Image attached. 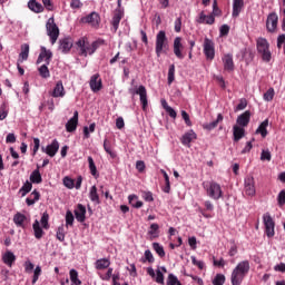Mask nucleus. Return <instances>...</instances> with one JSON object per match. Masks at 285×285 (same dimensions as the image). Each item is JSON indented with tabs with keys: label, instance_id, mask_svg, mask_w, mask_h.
I'll list each match as a JSON object with an SVG mask.
<instances>
[{
	"label": "nucleus",
	"instance_id": "1",
	"mask_svg": "<svg viewBox=\"0 0 285 285\" xmlns=\"http://www.w3.org/2000/svg\"><path fill=\"white\" fill-rule=\"evenodd\" d=\"M250 273V262L243 261L237 264V266L232 272V285H242V282H244V277Z\"/></svg>",
	"mask_w": 285,
	"mask_h": 285
},
{
	"label": "nucleus",
	"instance_id": "2",
	"mask_svg": "<svg viewBox=\"0 0 285 285\" xmlns=\"http://www.w3.org/2000/svg\"><path fill=\"white\" fill-rule=\"evenodd\" d=\"M269 46L271 45H268V40H266L265 38H258L256 40L257 52H258V55H261V57H262L263 61H265V63H269V61L272 59Z\"/></svg>",
	"mask_w": 285,
	"mask_h": 285
},
{
	"label": "nucleus",
	"instance_id": "3",
	"mask_svg": "<svg viewBox=\"0 0 285 285\" xmlns=\"http://www.w3.org/2000/svg\"><path fill=\"white\" fill-rule=\"evenodd\" d=\"M46 30H47V35L51 41V46H55L57 43V39H59V27L55 22L53 17L48 19V21L46 23Z\"/></svg>",
	"mask_w": 285,
	"mask_h": 285
},
{
	"label": "nucleus",
	"instance_id": "4",
	"mask_svg": "<svg viewBox=\"0 0 285 285\" xmlns=\"http://www.w3.org/2000/svg\"><path fill=\"white\" fill-rule=\"evenodd\" d=\"M168 48V37H166V31L160 30L156 36V55L161 57L164 50Z\"/></svg>",
	"mask_w": 285,
	"mask_h": 285
},
{
	"label": "nucleus",
	"instance_id": "5",
	"mask_svg": "<svg viewBox=\"0 0 285 285\" xmlns=\"http://www.w3.org/2000/svg\"><path fill=\"white\" fill-rule=\"evenodd\" d=\"M129 92L132 96L139 95L142 110H146L148 108V91L146 90V87L144 85H140L137 89H129Z\"/></svg>",
	"mask_w": 285,
	"mask_h": 285
},
{
	"label": "nucleus",
	"instance_id": "6",
	"mask_svg": "<svg viewBox=\"0 0 285 285\" xmlns=\"http://www.w3.org/2000/svg\"><path fill=\"white\" fill-rule=\"evenodd\" d=\"M263 222L265 226V235H267V237H275V220H273L271 214H264Z\"/></svg>",
	"mask_w": 285,
	"mask_h": 285
},
{
	"label": "nucleus",
	"instance_id": "7",
	"mask_svg": "<svg viewBox=\"0 0 285 285\" xmlns=\"http://www.w3.org/2000/svg\"><path fill=\"white\" fill-rule=\"evenodd\" d=\"M80 23H88L91 28H99V23H101V17L97 12H91L86 17L80 19Z\"/></svg>",
	"mask_w": 285,
	"mask_h": 285
},
{
	"label": "nucleus",
	"instance_id": "8",
	"mask_svg": "<svg viewBox=\"0 0 285 285\" xmlns=\"http://www.w3.org/2000/svg\"><path fill=\"white\" fill-rule=\"evenodd\" d=\"M203 48L207 61H213L215 59V42L212 39L205 38Z\"/></svg>",
	"mask_w": 285,
	"mask_h": 285
},
{
	"label": "nucleus",
	"instance_id": "9",
	"mask_svg": "<svg viewBox=\"0 0 285 285\" xmlns=\"http://www.w3.org/2000/svg\"><path fill=\"white\" fill-rule=\"evenodd\" d=\"M215 2H213V12L212 14H206V12L202 11L196 21L197 23H205L207 26H213L215 23Z\"/></svg>",
	"mask_w": 285,
	"mask_h": 285
},
{
	"label": "nucleus",
	"instance_id": "10",
	"mask_svg": "<svg viewBox=\"0 0 285 285\" xmlns=\"http://www.w3.org/2000/svg\"><path fill=\"white\" fill-rule=\"evenodd\" d=\"M76 49L78 50V55L80 57H88L89 41L88 38L83 37L76 41Z\"/></svg>",
	"mask_w": 285,
	"mask_h": 285
},
{
	"label": "nucleus",
	"instance_id": "11",
	"mask_svg": "<svg viewBox=\"0 0 285 285\" xmlns=\"http://www.w3.org/2000/svg\"><path fill=\"white\" fill-rule=\"evenodd\" d=\"M278 21H279V17H277V13H269L266 20V29L269 32H277Z\"/></svg>",
	"mask_w": 285,
	"mask_h": 285
},
{
	"label": "nucleus",
	"instance_id": "12",
	"mask_svg": "<svg viewBox=\"0 0 285 285\" xmlns=\"http://www.w3.org/2000/svg\"><path fill=\"white\" fill-rule=\"evenodd\" d=\"M121 19H124V11H121V7H118V9L115 10L114 17L111 20V30L114 32H117L119 30V23H121Z\"/></svg>",
	"mask_w": 285,
	"mask_h": 285
},
{
	"label": "nucleus",
	"instance_id": "13",
	"mask_svg": "<svg viewBox=\"0 0 285 285\" xmlns=\"http://www.w3.org/2000/svg\"><path fill=\"white\" fill-rule=\"evenodd\" d=\"M43 59L47 66H50V61H52V51L46 49V47L40 48V53L37 59V63H42Z\"/></svg>",
	"mask_w": 285,
	"mask_h": 285
},
{
	"label": "nucleus",
	"instance_id": "14",
	"mask_svg": "<svg viewBox=\"0 0 285 285\" xmlns=\"http://www.w3.org/2000/svg\"><path fill=\"white\" fill-rule=\"evenodd\" d=\"M89 86L92 92H99V90L104 88V83L101 82L99 73H95L94 76H91Z\"/></svg>",
	"mask_w": 285,
	"mask_h": 285
},
{
	"label": "nucleus",
	"instance_id": "15",
	"mask_svg": "<svg viewBox=\"0 0 285 285\" xmlns=\"http://www.w3.org/2000/svg\"><path fill=\"white\" fill-rule=\"evenodd\" d=\"M255 178L248 176L245 178V194L248 195V197H255Z\"/></svg>",
	"mask_w": 285,
	"mask_h": 285
},
{
	"label": "nucleus",
	"instance_id": "16",
	"mask_svg": "<svg viewBox=\"0 0 285 285\" xmlns=\"http://www.w3.org/2000/svg\"><path fill=\"white\" fill-rule=\"evenodd\" d=\"M79 126V111H75L72 118H70L66 124L67 132H75Z\"/></svg>",
	"mask_w": 285,
	"mask_h": 285
},
{
	"label": "nucleus",
	"instance_id": "17",
	"mask_svg": "<svg viewBox=\"0 0 285 285\" xmlns=\"http://www.w3.org/2000/svg\"><path fill=\"white\" fill-rule=\"evenodd\" d=\"M72 38L68 37V38H62L59 40V50H61V52H63V55H68V52H70V50H72Z\"/></svg>",
	"mask_w": 285,
	"mask_h": 285
},
{
	"label": "nucleus",
	"instance_id": "18",
	"mask_svg": "<svg viewBox=\"0 0 285 285\" xmlns=\"http://www.w3.org/2000/svg\"><path fill=\"white\" fill-rule=\"evenodd\" d=\"M41 150L42 153H46L49 157H55V155L59 153V141L55 139L47 147H42Z\"/></svg>",
	"mask_w": 285,
	"mask_h": 285
},
{
	"label": "nucleus",
	"instance_id": "19",
	"mask_svg": "<svg viewBox=\"0 0 285 285\" xmlns=\"http://www.w3.org/2000/svg\"><path fill=\"white\" fill-rule=\"evenodd\" d=\"M181 50H184V45L181 43V37H176L174 39V55L177 57V59H184V53H181Z\"/></svg>",
	"mask_w": 285,
	"mask_h": 285
},
{
	"label": "nucleus",
	"instance_id": "20",
	"mask_svg": "<svg viewBox=\"0 0 285 285\" xmlns=\"http://www.w3.org/2000/svg\"><path fill=\"white\" fill-rule=\"evenodd\" d=\"M223 63L225 70H227L228 72H233V70H235V61L233 60V53L224 55Z\"/></svg>",
	"mask_w": 285,
	"mask_h": 285
},
{
	"label": "nucleus",
	"instance_id": "21",
	"mask_svg": "<svg viewBox=\"0 0 285 285\" xmlns=\"http://www.w3.org/2000/svg\"><path fill=\"white\" fill-rule=\"evenodd\" d=\"M236 124L238 126H242L243 128H246L248 124H250V111L246 110L242 115L237 117Z\"/></svg>",
	"mask_w": 285,
	"mask_h": 285
},
{
	"label": "nucleus",
	"instance_id": "22",
	"mask_svg": "<svg viewBox=\"0 0 285 285\" xmlns=\"http://www.w3.org/2000/svg\"><path fill=\"white\" fill-rule=\"evenodd\" d=\"M75 216L77 222L83 224V222H86V206L78 204L77 208L75 209Z\"/></svg>",
	"mask_w": 285,
	"mask_h": 285
},
{
	"label": "nucleus",
	"instance_id": "23",
	"mask_svg": "<svg viewBox=\"0 0 285 285\" xmlns=\"http://www.w3.org/2000/svg\"><path fill=\"white\" fill-rule=\"evenodd\" d=\"M30 55V45L23 43L21 46V52L19 53L18 63H23L24 61H28V57Z\"/></svg>",
	"mask_w": 285,
	"mask_h": 285
},
{
	"label": "nucleus",
	"instance_id": "24",
	"mask_svg": "<svg viewBox=\"0 0 285 285\" xmlns=\"http://www.w3.org/2000/svg\"><path fill=\"white\" fill-rule=\"evenodd\" d=\"M2 262L10 268H12V264L17 262V256H14V253L7 250L2 256Z\"/></svg>",
	"mask_w": 285,
	"mask_h": 285
},
{
	"label": "nucleus",
	"instance_id": "25",
	"mask_svg": "<svg viewBox=\"0 0 285 285\" xmlns=\"http://www.w3.org/2000/svg\"><path fill=\"white\" fill-rule=\"evenodd\" d=\"M28 219V217H26V215L21 214V213H17L13 216V223L16 224V226L18 228H26V220Z\"/></svg>",
	"mask_w": 285,
	"mask_h": 285
},
{
	"label": "nucleus",
	"instance_id": "26",
	"mask_svg": "<svg viewBox=\"0 0 285 285\" xmlns=\"http://www.w3.org/2000/svg\"><path fill=\"white\" fill-rule=\"evenodd\" d=\"M66 96V89L63 88V82L59 80L56 83V87L53 88L52 97H65Z\"/></svg>",
	"mask_w": 285,
	"mask_h": 285
},
{
	"label": "nucleus",
	"instance_id": "27",
	"mask_svg": "<svg viewBox=\"0 0 285 285\" xmlns=\"http://www.w3.org/2000/svg\"><path fill=\"white\" fill-rule=\"evenodd\" d=\"M33 228V235L36 239H41L46 233L43 232V228H41L40 223L36 219L32 225Z\"/></svg>",
	"mask_w": 285,
	"mask_h": 285
},
{
	"label": "nucleus",
	"instance_id": "28",
	"mask_svg": "<svg viewBox=\"0 0 285 285\" xmlns=\"http://www.w3.org/2000/svg\"><path fill=\"white\" fill-rule=\"evenodd\" d=\"M268 119H265L256 129V135H261V137H263V139H265V137H267L268 135Z\"/></svg>",
	"mask_w": 285,
	"mask_h": 285
},
{
	"label": "nucleus",
	"instance_id": "29",
	"mask_svg": "<svg viewBox=\"0 0 285 285\" xmlns=\"http://www.w3.org/2000/svg\"><path fill=\"white\" fill-rule=\"evenodd\" d=\"M95 266L97 271H106V268L110 267V259L108 258H100L96 261Z\"/></svg>",
	"mask_w": 285,
	"mask_h": 285
},
{
	"label": "nucleus",
	"instance_id": "30",
	"mask_svg": "<svg viewBox=\"0 0 285 285\" xmlns=\"http://www.w3.org/2000/svg\"><path fill=\"white\" fill-rule=\"evenodd\" d=\"M28 8L31 9V11L36 12L37 14H39V12H43V6L37 2V0H30L28 2Z\"/></svg>",
	"mask_w": 285,
	"mask_h": 285
},
{
	"label": "nucleus",
	"instance_id": "31",
	"mask_svg": "<svg viewBox=\"0 0 285 285\" xmlns=\"http://www.w3.org/2000/svg\"><path fill=\"white\" fill-rule=\"evenodd\" d=\"M234 141H239V139H243L244 135H246V130L244 127H239L237 125L234 126Z\"/></svg>",
	"mask_w": 285,
	"mask_h": 285
},
{
	"label": "nucleus",
	"instance_id": "32",
	"mask_svg": "<svg viewBox=\"0 0 285 285\" xmlns=\"http://www.w3.org/2000/svg\"><path fill=\"white\" fill-rule=\"evenodd\" d=\"M193 139H197V135L195 134V131H189L185 134L181 138L183 146H190Z\"/></svg>",
	"mask_w": 285,
	"mask_h": 285
},
{
	"label": "nucleus",
	"instance_id": "33",
	"mask_svg": "<svg viewBox=\"0 0 285 285\" xmlns=\"http://www.w3.org/2000/svg\"><path fill=\"white\" fill-rule=\"evenodd\" d=\"M244 8V0H234L233 17H239V12Z\"/></svg>",
	"mask_w": 285,
	"mask_h": 285
},
{
	"label": "nucleus",
	"instance_id": "34",
	"mask_svg": "<svg viewBox=\"0 0 285 285\" xmlns=\"http://www.w3.org/2000/svg\"><path fill=\"white\" fill-rule=\"evenodd\" d=\"M148 235H150V239H157V237H159V224H151L148 230Z\"/></svg>",
	"mask_w": 285,
	"mask_h": 285
},
{
	"label": "nucleus",
	"instance_id": "35",
	"mask_svg": "<svg viewBox=\"0 0 285 285\" xmlns=\"http://www.w3.org/2000/svg\"><path fill=\"white\" fill-rule=\"evenodd\" d=\"M89 198L95 204H101V200L99 199V194L97 193V186H92L89 191Z\"/></svg>",
	"mask_w": 285,
	"mask_h": 285
},
{
	"label": "nucleus",
	"instance_id": "36",
	"mask_svg": "<svg viewBox=\"0 0 285 285\" xmlns=\"http://www.w3.org/2000/svg\"><path fill=\"white\" fill-rule=\"evenodd\" d=\"M30 181L32 184H41L43 181V178L41 177V173L39 169H35L30 175Z\"/></svg>",
	"mask_w": 285,
	"mask_h": 285
},
{
	"label": "nucleus",
	"instance_id": "37",
	"mask_svg": "<svg viewBox=\"0 0 285 285\" xmlns=\"http://www.w3.org/2000/svg\"><path fill=\"white\" fill-rule=\"evenodd\" d=\"M160 173L165 179V187H163V190L167 194L170 193V177L168 176V173L166 170L160 169Z\"/></svg>",
	"mask_w": 285,
	"mask_h": 285
},
{
	"label": "nucleus",
	"instance_id": "38",
	"mask_svg": "<svg viewBox=\"0 0 285 285\" xmlns=\"http://www.w3.org/2000/svg\"><path fill=\"white\" fill-rule=\"evenodd\" d=\"M203 186L209 197H215V185L212 181H204Z\"/></svg>",
	"mask_w": 285,
	"mask_h": 285
},
{
	"label": "nucleus",
	"instance_id": "39",
	"mask_svg": "<svg viewBox=\"0 0 285 285\" xmlns=\"http://www.w3.org/2000/svg\"><path fill=\"white\" fill-rule=\"evenodd\" d=\"M71 285H81V279H79V273L76 269H70L69 272Z\"/></svg>",
	"mask_w": 285,
	"mask_h": 285
},
{
	"label": "nucleus",
	"instance_id": "40",
	"mask_svg": "<svg viewBox=\"0 0 285 285\" xmlns=\"http://www.w3.org/2000/svg\"><path fill=\"white\" fill-rule=\"evenodd\" d=\"M89 170L92 177H99V173L97 171V165H95V159L91 156L88 157Z\"/></svg>",
	"mask_w": 285,
	"mask_h": 285
},
{
	"label": "nucleus",
	"instance_id": "41",
	"mask_svg": "<svg viewBox=\"0 0 285 285\" xmlns=\"http://www.w3.org/2000/svg\"><path fill=\"white\" fill-rule=\"evenodd\" d=\"M38 72L42 79L50 78V69H48V63L40 66Z\"/></svg>",
	"mask_w": 285,
	"mask_h": 285
},
{
	"label": "nucleus",
	"instance_id": "42",
	"mask_svg": "<svg viewBox=\"0 0 285 285\" xmlns=\"http://www.w3.org/2000/svg\"><path fill=\"white\" fill-rule=\"evenodd\" d=\"M50 219V215H48V212H45L41 216L40 224L45 230H48L50 228V224L48 223Z\"/></svg>",
	"mask_w": 285,
	"mask_h": 285
},
{
	"label": "nucleus",
	"instance_id": "43",
	"mask_svg": "<svg viewBox=\"0 0 285 285\" xmlns=\"http://www.w3.org/2000/svg\"><path fill=\"white\" fill-rule=\"evenodd\" d=\"M30 190H32V183L27 180L26 184L20 188L19 193H21V197H26Z\"/></svg>",
	"mask_w": 285,
	"mask_h": 285
},
{
	"label": "nucleus",
	"instance_id": "44",
	"mask_svg": "<svg viewBox=\"0 0 285 285\" xmlns=\"http://www.w3.org/2000/svg\"><path fill=\"white\" fill-rule=\"evenodd\" d=\"M153 248L157 253L158 257H166L164 246H161L159 243H153Z\"/></svg>",
	"mask_w": 285,
	"mask_h": 285
},
{
	"label": "nucleus",
	"instance_id": "45",
	"mask_svg": "<svg viewBox=\"0 0 285 285\" xmlns=\"http://www.w3.org/2000/svg\"><path fill=\"white\" fill-rule=\"evenodd\" d=\"M104 149L107 155H110V157H115V153H112V144L110 142V140H108V138L104 140Z\"/></svg>",
	"mask_w": 285,
	"mask_h": 285
},
{
	"label": "nucleus",
	"instance_id": "46",
	"mask_svg": "<svg viewBox=\"0 0 285 285\" xmlns=\"http://www.w3.org/2000/svg\"><path fill=\"white\" fill-rule=\"evenodd\" d=\"M8 112H9L8 105L6 102H3L0 106V121H3V119H6V117H8Z\"/></svg>",
	"mask_w": 285,
	"mask_h": 285
},
{
	"label": "nucleus",
	"instance_id": "47",
	"mask_svg": "<svg viewBox=\"0 0 285 285\" xmlns=\"http://www.w3.org/2000/svg\"><path fill=\"white\" fill-rule=\"evenodd\" d=\"M96 124L92 122L89 128L88 127H83V137L85 139H90V132H94L95 131V128H96Z\"/></svg>",
	"mask_w": 285,
	"mask_h": 285
},
{
	"label": "nucleus",
	"instance_id": "48",
	"mask_svg": "<svg viewBox=\"0 0 285 285\" xmlns=\"http://www.w3.org/2000/svg\"><path fill=\"white\" fill-rule=\"evenodd\" d=\"M63 186H66V188H68L69 190H72V188H75V179L66 176L63 179Z\"/></svg>",
	"mask_w": 285,
	"mask_h": 285
},
{
	"label": "nucleus",
	"instance_id": "49",
	"mask_svg": "<svg viewBox=\"0 0 285 285\" xmlns=\"http://www.w3.org/2000/svg\"><path fill=\"white\" fill-rule=\"evenodd\" d=\"M56 237L58 242H65L66 240V232L63 229V226L58 227Z\"/></svg>",
	"mask_w": 285,
	"mask_h": 285
},
{
	"label": "nucleus",
	"instance_id": "50",
	"mask_svg": "<svg viewBox=\"0 0 285 285\" xmlns=\"http://www.w3.org/2000/svg\"><path fill=\"white\" fill-rule=\"evenodd\" d=\"M167 285H181V282H179V278H177V276H175L174 274H169Z\"/></svg>",
	"mask_w": 285,
	"mask_h": 285
},
{
	"label": "nucleus",
	"instance_id": "51",
	"mask_svg": "<svg viewBox=\"0 0 285 285\" xmlns=\"http://www.w3.org/2000/svg\"><path fill=\"white\" fill-rule=\"evenodd\" d=\"M129 199V204H131V206H134V208H141V206H144V202L141 200H137L136 203H132L134 199H137V197L135 195H130L128 197Z\"/></svg>",
	"mask_w": 285,
	"mask_h": 285
},
{
	"label": "nucleus",
	"instance_id": "52",
	"mask_svg": "<svg viewBox=\"0 0 285 285\" xmlns=\"http://www.w3.org/2000/svg\"><path fill=\"white\" fill-rule=\"evenodd\" d=\"M75 224V215H72V212L67 210L66 213V226H72Z\"/></svg>",
	"mask_w": 285,
	"mask_h": 285
},
{
	"label": "nucleus",
	"instance_id": "53",
	"mask_svg": "<svg viewBox=\"0 0 285 285\" xmlns=\"http://www.w3.org/2000/svg\"><path fill=\"white\" fill-rule=\"evenodd\" d=\"M173 81H175V65H170L168 70V85L170 86Z\"/></svg>",
	"mask_w": 285,
	"mask_h": 285
},
{
	"label": "nucleus",
	"instance_id": "54",
	"mask_svg": "<svg viewBox=\"0 0 285 285\" xmlns=\"http://www.w3.org/2000/svg\"><path fill=\"white\" fill-rule=\"evenodd\" d=\"M275 97V89L269 88L265 94H264V100L265 101H273V98Z\"/></svg>",
	"mask_w": 285,
	"mask_h": 285
},
{
	"label": "nucleus",
	"instance_id": "55",
	"mask_svg": "<svg viewBox=\"0 0 285 285\" xmlns=\"http://www.w3.org/2000/svg\"><path fill=\"white\" fill-rule=\"evenodd\" d=\"M40 276H41V266H37L33 271V278L31 284H37V282H39Z\"/></svg>",
	"mask_w": 285,
	"mask_h": 285
},
{
	"label": "nucleus",
	"instance_id": "56",
	"mask_svg": "<svg viewBox=\"0 0 285 285\" xmlns=\"http://www.w3.org/2000/svg\"><path fill=\"white\" fill-rule=\"evenodd\" d=\"M226 284V276L224 274H217L215 276V285H224Z\"/></svg>",
	"mask_w": 285,
	"mask_h": 285
},
{
	"label": "nucleus",
	"instance_id": "57",
	"mask_svg": "<svg viewBox=\"0 0 285 285\" xmlns=\"http://www.w3.org/2000/svg\"><path fill=\"white\" fill-rule=\"evenodd\" d=\"M230 32V27H228V24H223L219 28V35L220 37H228V33Z\"/></svg>",
	"mask_w": 285,
	"mask_h": 285
},
{
	"label": "nucleus",
	"instance_id": "58",
	"mask_svg": "<svg viewBox=\"0 0 285 285\" xmlns=\"http://www.w3.org/2000/svg\"><path fill=\"white\" fill-rule=\"evenodd\" d=\"M97 48H99L98 41H94L91 45L89 42L88 55H95V52H97Z\"/></svg>",
	"mask_w": 285,
	"mask_h": 285
},
{
	"label": "nucleus",
	"instance_id": "59",
	"mask_svg": "<svg viewBox=\"0 0 285 285\" xmlns=\"http://www.w3.org/2000/svg\"><path fill=\"white\" fill-rule=\"evenodd\" d=\"M215 195L216 199H222V197H224V189L217 184L215 185Z\"/></svg>",
	"mask_w": 285,
	"mask_h": 285
},
{
	"label": "nucleus",
	"instance_id": "60",
	"mask_svg": "<svg viewBox=\"0 0 285 285\" xmlns=\"http://www.w3.org/2000/svg\"><path fill=\"white\" fill-rule=\"evenodd\" d=\"M155 282H156L157 284H161V285L165 284V283H164V273H161V271H159V269L156 271V278H155Z\"/></svg>",
	"mask_w": 285,
	"mask_h": 285
},
{
	"label": "nucleus",
	"instance_id": "61",
	"mask_svg": "<svg viewBox=\"0 0 285 285\" xmlns=\"http://www.w3.org/2000/svg\"><path fill=\"white\" fill-rule=\"evenodd\" d=\"M32 271H35V264L30 261L24 262V273L30 274Z\"/></svg>",
	"mask_w": 285,
	"mask_h": 285
},
{
	"label": "nucleus",
	"instance_id": "62",
	"mask_svg": "<svg viewBox=\"0 0 285 285\" xmlns=\"http://www.w3.org/2000/svg\"><path fill=\"white\" fill-rule=\"evenodd\" d=\"M277 202L278 206H284L285 205V190H281L278 196H277Z\"/></svg>",
	"mask_w": 285,
	"mask_h": 285
},
{
	"label": "nucleus",
	"instance_id": "63",
	"mask_svg": "<svg viewBox=\"0 0 285 285\" xmlns=\"http://www.w3.org/2000/svg\"><path fill=\"white\" fill-rule=\"evenodd\" d=\"M246 106H248V101L246 98H242L239 104L236 106V110H245Z\"/></svg>",
	"mask_w": 285,
	"mask_h": 285
},
{
	"label": "nucleus",
	"instance_id": "64",
	"mask_svg": "<svg viewBox=\"0 0 285 285\" xmlns=\"http://www.w3.org/2000/svg\"><path fill=\"white\" fill-rule=\"evenodd\" d=\"M142 199H145V202H155L151 191H142Z\"/></svg>",
	"mask_w": 285,
	"mask_h": 285
}]
</instances>
